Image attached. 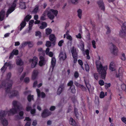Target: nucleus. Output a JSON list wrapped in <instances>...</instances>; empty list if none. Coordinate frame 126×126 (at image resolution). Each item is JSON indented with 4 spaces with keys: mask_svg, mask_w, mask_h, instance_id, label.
Masks as SVG:
<instances>
[{
    "mask_svg": "<svg viewBox=\"0 0 126 126\" xmlns=\"http://www.w3.org/2000/svg\"><path fill=\"white\" fill-rule=\"evenodd\" d=\"M13 83L12 80H9L8 82H4L0 86V88H2L5 89V93L10 98L15 96H18L19 95L18 92L17 91H12L10 88Z\"/></svg>",
    "mask_w": 126,
    "mask_h": 126,
    "instance_id": "nucleus-1",
    "label": "nucleus"
},
{
    "mask_svg": "<svg viewBox=\"0 0 126 126\" xmlns=\"http://www.w3.org/2000/svg\"><path fill=\"white\" fill-rule=\"evenodd\" d=\"M97 69V72L100 74H101L102 78L105 79L106 74V71L107 66H105L103 67L101 62L99 61L96 62Z\"/></svg>",
    "mask_w": 126,
    "mask_h": 126,
    "instance_id": "nucleus-2",
    "label": "nucleus"
},
{
    "mask_svg": "<svg viewBox=\"0 0 126 126\" xmlns=\"http://www.w3.org/2000/svg\"><path fill=\"white\" fill-rule=\"evenodd\" d=\"M17 103V102L16 101H14L13 102V104L14 108H13L10 109L9 110L7 111L8 116L13 115L18 111H20L21 110H24V109L22 107L19 106H18Z\"/></svg>",
    "mask_w": 126,
    "mask_h": 126,
    "instance_id": "nucleus-3",
    "label": "nucleus"
},
{
    "mask_svg": "<svg viewBox=\"0 0 126 126\" xmlns=\"http://www.w3.org/2000/svg\"><path fill=\"white\" fill-rule=\"evenodd\" d=\"M8 111L5 110H1L0 111V121L1 123L3 126H7L8 124V120L5 118Z\"/></svg>",
    "mask_w": 126,
    "mask_h": 126,
    "instance_id": "nucleus-4",
    "label": "nucleus"
},
{
    "mask_svg": "<svg viewBox=\"0 0 126 126\" xmlns=\"http://www.w3.org/2000/svg\"><path fill=\"white\" fill-rule=\"evenodd\" d=\"M58 11L56 10L50 9L47 11L48 17L50 19H53L55 17L54 15L56 16L58 14Z\"/></svg>",
    "mask_w": 126,
    "mask_h": 126,
    "instance_id": "nucleus-5",
    "label": "nucleus"
},
{
    "mask_svg": "<svg viewBox=\"0 0 126 126\" xmlns=\"http://www.w3.org/2000/svg\"><path fill=\"white\" fill-rule=\"evenodd\" d=\"M122 30L120 32V35L122 38L126 36V23H123L122 26Z\"/></svg>",
    "mask_w": 126,
    "mask_h": 126,
    "instance_id": "nucleus-6",
    "label": "nucleus"
},
{
    "mask_svg": "<svg viewBox=\"0 0 126 126\" xmlns=\"http://www.w3.org/2000/svg\"><path fill=\"white\" fill-rule=\"evenodd\" d=\"M109 46L110 47V51L111 53L114 55H117L118 50L116 46L112 43H110Z\"/></svg>",
    "mask_w": 126,
    "mask_h": 126,
    "instance_id": "nucleus-7",
    "label": "nucleus"
},
{
    "mask_svg": "<svg viewBox=\"0 0 126 126\" xmlns=\"http://www.w3.org/2000/svg\"><path fill=\"white\" fill-rule=\"evenodd\" d=\"M73 82L72 81H70L67 84L68 86H70V88L69 90L70 92L74 94L76 93V90L74 85H73Z\"/></svg>",
    "mask_w": 126,
    "mask_h": 126,
    "instance_id": "nucleus-8",
    "label": "nucleus"
},
{
    "mask_svg": "<svg viewBox=\"0 0 126 126\" xmlns=\"http://www.w3.org/2000/svg\"><path fill=\"white\" fill-rule=\"evenodd\" d=\"M17 0H15L12 6L9 8L8 11H7L6 14V17H7L8 15L11 13L15 10V8L16 7V2Z\"/></svg>",
    "mask_w": 126,
    "mask_h": 126,
    "instance_id": "nucleus-9",
    "label": "nucleus"
},
{
    "mask_svg": "<svg viewBox=\"0 0 126 126\" xmlns=\"http://www.w3.org/2000/svg\"><path fill=\"white\" fill-rule=\"evenodd\" d=\"M38 59L37 57H34L32 59H30L29 60V62H32L31 66L32 68L35 67L38 62Z\"/></svg>",
    "mask_w": 126,
    "mask_h": 126,
    "instance_id": "nucleus-10",
    "label": "nucleus"
},
{
    "mask_svg": "<svg viewBox=\"0 0 126 126\" xmlns=\"http://www.w3.org/2000/svg\"><path fill=\"white\" fill-rule=\"evenodd\" d=\"M7 66H8L9 69H10L12 68L13 65L11 62H6L5 63L4 65L1 69V71L4 72L7 68Z\"/></svg>",
    "mask_w": 126,
    "mask_h": 126,
    "instance_id": "nucleus-11",
    "label": "nucleus"
},
{
    "mask_svg": "<svg viewBox=\"0 0 126 126\" xmlns=\"http://www.w3.org/2000/svg\"><path fill=\"white\" fill-rule=\"evenodd\" d=\"M51 114V113L50 111L47 110L45 109L43 111L41 116L43 118H46Z\"/></svg>",
    "mask_w": 126,
    "mask_h": 126,
    "instance_id": "nucleus-12",
    "label": "nucleus"
},
{
    "mask_svg": "<svg viewBox=\"0 0 126 126\" xmlns=\"http://www.w3.org/2000/svg\"><path fill=\"white\" fill-rule=\"evenodd\" d=\"M59 57L61 61H64L67 58L66 53L65 52H61L59 54Z\"/></svg>",
    "mask_w": 126,
    "mask_h": 126,
    "instance_id": "nucleus-13",
    "label": "nucleus"
},
{
    "mask_svg": "<svg viewBox=\"0 0 126 126\" xmlns=\"http://www.w3.org/2000/svg\"><path fill=\"white\" fill-rule=\"evenodd\" d=\"M97 3L99 7L101 9L104 11L105 7L103 1L102 0H99L97 2Z\"/></svg>",
    "mask_w": 126,
    "mask_h": 126,
    "instance_id": "nucleus-14",
    "label": "nucleus"
},
{
    "mask_svg": "<svg viewBox=\"0 0 126 126\" xmlns=\"http://www.w3.org/2000/svg\"><path fill=\"white\" fill-rule=\"evenodd\" d=\"M64 84H61L60 85L58 90L57 91V94L60 95L64 90Z\"/></svg>",
    "mask_w": 126,
    "mask_h": 126,
    "instance_id": "nucleus-15",
    "label": "nucleus"
},
{
    "mask_svg": "<svg viewBox=\"0 0 126 126\" xmlns=\"http://www.w3.org/2000/svg\"><path fill=\"white\" fill-rule=\"evenodd\" d=\"M39 74L38 71L37 70H34L32 72V79L34 80L36 79Z\"/></svg>",
    "mask_w": 126,
    "mask_h": 126,
    "instance_id": "nucleus-16",
    "label": "nucleus"
},
{
    "mask_svg": "<svg viewBox=\"0 0 126 126\" xmlns=\"http://www.w3.org/2000/svg\"><path fill=\"white\" fill-rule=\"evenodd\" d=\"M40 60L39 62V64L40 66H42L43 65L45 64L47 61L45 59L43 56H40Z\"/></svg>",
    "mask_w": 126,
    "mask_h": 126,
    "instance_id": "nucleus-17",
    "label": "nucleus"
},
{
    "mask_svg": "<svg viewBox=\"0 0 126 126\" xmlns=\"http://www.w3.org/2000/svg\"><path fill=\"white\" fill-rule=\"evenodd\" d=\"M56 62V60L55 58L54 57H52L51 60V64L50 66L52 68V70H53L55 66Z\"/></svg>",
    "mask_w": 126,
    "mask_h": 126,
    "instance_id": "nucleus-18",
    "label": "nucleus"
},
{
    "mask_svg": "<svg viewBox=\"0 0 126 126\" xmlns=\"http://www.w3.org/2000/svg\"><path fill=\"white\" fill-rule=\"evenodd\" d=\"M49 39L51 41L53 42V44H55L56 38L54 34H51L49 36Z\"/></svg>",
    "mask_w": 126,
    "mask_h": 126,
    "instance_id": "nucleus-19",
    "label": "nucleus"
},
{
    "mask_svg": "<svg viewBox=\"0 0 126 126\" xmlns=\"http://www.w3.org/2000/svg\"><path fill=\"white\" fill-rule=\"evenodd\" d=\"M110 69L112 71H115L116 68L114 63L113 62H111L109 66Z\"/></svg>",
    "mask_w": 126,
    "mask_h": 126,
    "instance_id": "nucleus-20",
    "label": "nucleus"
},
{
    "mask_svg": "<svg viewBox=\"0 0 126 126\" xmlns=\"http://www.w3.org/2000/svg\"><path fill=\"white\" fill-rule=\"evenodd\" d=\"M5 12L3 10H2L0 13V20L2 21L4 19Z\"/></svg>",
    "mask_w": 126,
    "mask_h": 126,
    "instance_id": "nucleus-21",
    "label": "nucleus"
},
{
    "mask_svg": "<svg viewBox=\"0 0 126 126\" xmlns=\"http://www.w3.org/2000/svg\"><path fill=\"white\" fill-rule=\"evenodd\" d=\"M25 120H26L27 121H28L25 125V126H30L31 123L30 121L31 120V119L29 117H26L25 118V119L24 120V121Z\"/></svg>",
    "mask_w": 126,
    "mask_h": 126,
    "instance_id": "nucleus-22",
    "label": "nucleus"
},
{
    "mask_svg": "<svg viewBox=\"0 0 126 126\" xmlns=\"http://www.w3.org/2000/svg\"><path fill=\"white\" fill-rule=\"evenodd\" d=\"M69 123L70 125L74 126H75L76 124L75 121L71 117L70 118Z\"/></svg>",
    "mask_w": 126,
    "mask_h": 126,
    "instance_id": "nucleus-23",
    "label": "nucleus"
},
{
    "mask_svg": "<svg viewBox=\"0 0 126 126\" xmlns=\"http://www.w3.org/2000/svg\"><path fill=\"white\" fill-rule=\"evenodd\" d=\"M16 63L17 65H21L23 64V62L21 59L18 58L16 60Z\"/></svg>",
    "mask_w": 126,
    "mask_h": 126,
    "instance_id": "nucleus-24",
    "label": "nucleus"
},
{
    "mask_svg": "<svg viewBox=\"0 0 126 126\" xmlns=\"http://www.w3.org/2000/svg\"><path fill=\"white\" fill-rule=\"evenodd\" d=\"M19 115H17L16 116V118L17 119H19L22 118V116L23 115V111H20L19 113Z\"/></svg>",
    "mask_w": 126,
    "mask_h": 126,
    "instance_id": "nucleus-25",
    "label": "nucleus"
},
{
    "mask_svg": "<svg viewBox=\"0 0 126 126\" xmlns=\"http://www.w3.org/2000/svg\"><path fill=\"white\" fill-rule=\"evenodd\" d=\"M84 81H85L86 86L89 91V89L88 87V86L89 85V81L88 78H84Z\"/></svg>",
    "mask_w": 126,
    "mask_h": 126,
    "instance_id": "nucleus-26",
    "label": "nucleus"
},
{
    "mask_svg": "<svg viewBox=\"0 0 126 126\" xmlns=\"http://www.w3.org/2000/svg\"><path fill=\"white\" fill-rule=\"evenodd\" d=\"M41 25V26L39 27V28L41 29H44L47 26V23L45 22H42V23Z\"/></svg>",
    "mask_w": 126,
    "mask_h": 126,
    "instance_id": "nucleus-27",
    "label": "nucleus"
},
{
    "mask_svg": "<svg viewBox=\"0 0 126 126\" xmlns=\"http://www.w3.org/2000/svg\"><path fill=\"white\" fill-rule=\"evenodd\" d=\"M20 7L22 9H25L26 8V6L25 3L21 2L20 3Z\"/></svg>",
    "mask_w": 126,
    "mask_h": 126,
    "instance_id": "nucleus-28",
    "label": "nucleus"
},
{
    "mask_svg": "<svg viewBox=\"0 0 126 126\" xmlns=\"http://www.w3.org/2000/svg\"><path fill=\"white\" fill-rule=\"evenodd\" d=\"M71 52L72 56L77 55V54L76 52V50L74 47H72Z\"/></svg>",
    "mask_w": 126,
    "mask_h": 126,
    "instance_id": "nucleus-29",
    "label": "nucleus"
},
{
    "mask_svg": "<svg viewBox=\"0 0 126 126\" xmlns=\"http://www.w3.org/2000/svg\"><path fill=\"white\" fill-rule=\"evenodd\" d=\"M77 12L78 13V16L80 18H81L82 15V11L81 10L79 9L78 10Z\"/></svg>",
    "mask_w": 126,
    "mask_h": 126,
    "instance_id": "nucleus-30",
    "label": "nucleus"
},
{
    "mask_svg": "<svg viewBox=\"0 0 126 126\" xmlns=\"http://www.w3.org/2000/svg\"><path fill=\"white\" fill-rule=\"evenodd\" d=\"M26 22L24 20L22 22V23L20 24V25L21 26V27L20 29V30L21 31L22 28H23L24 26H25L26 25Z\"/></svg>",
    "mask_w": 126,
    "mask_h": 126,
    "instance_id": "nucleus-31",
    "label": "nucleus"
},
{
    "mask_svg": "<svg viewBox=\"0 0 126 126\" xmlns=\"http://www.w3.org/2000/svg\"><path fill=\"white\" fill-rule=\"evenodd\" d=\"M52 30L51 29L47 28L46 29V34L48 35L50 34L52 32Z\"/></svg>",
    "mask_w": 126,
    "mask_h": 126,
    "instance_id": "nucleus-32",
    "label": "nucleus"
},
{
    "mask_svg": "<svg viewBox=\"0 0 126 126\" xmlns=\"http://www.w3.org/2000/svg\"><path fill=\"white\" fill-rule=\"evenodd\" d=\"M46 12L45 11L41 16L40 18V19L41 20L44 21L46 19L45 15V13H46Z\"/></svg>",
    "mask_w": 126,
    "mask_h": 126,
    "instance_id": "nucleus-33",
    "label": "nucleus"
},
{
    "mask_svg": "<svg viewBox=\"0 0 126 126\" xmlns=\"http://www.w3.org/2000/svg\"><path fill=\"white\" fill-rule=\"evenodd\" d=\"M85 53L87 55V59H89L90 58V57L89 55V51L88 50L86 49L85 51Z\"/></svg>",
    "mask_w": 126,
    "mask_h": 126,
    "instance_id": "nucleus-34",
    "label": "nucleus"
},
{
    "mask_svg": "<svg viewBox=\"0 0 126 126\" xmlns=\"http://www.w3.org/2000/svg\"><path fill=\"white\" fill-rule=\"evenodd\" d=\"M32 16L29 15L27 16L24 19V20L27 21H28L31 18Z\"/></svg>",
    "mask_w": 126,
    "mask_h": 126,
    "instance_id": "nucleus-35",
    "label": "nucleus"
},
{
    "mask_svg": "<svg viewBox=\"0 0 126 126\" xmlns=\"http://www.w3.org/2000/svg\"><path fill=\"white\" fill-rule=\"evenodd\" d=\"M33 95H29L28 96V101L29 102H30L31 101L32 99L33 100Z\"/></svg>",
    "mask_w": 126,
    "mask_h": 126,
    "instance_id": "nucleus-36",
    "label": "nucleus"
},
{
    "mask_svg": "<svg viewBox=\"0 0 126 126\" xmlns=\"http://www.w3.org/2000/svg\"><path fill=\"white\" fill-rule=\"evenodd\" d=\"M85 69L87 71H89V70L90 67L88 64L86 63L85 64Z\"/></svg>",
    "mask_w": 126,
    "mask_h": 126,
    "instance_id": "nucleus-37",
    "label": "nucleus"
},
{
    "mask_svg": "<svg viewBox=\"0 0 126 126\" xmlns=\"http://www.w3.org/2000/svg\"><path fill=\"white\" fill-rule=\"evenodd\" d=\"M74 112L76 117L78 118L79 116V114L78 112L77 109L76 108L74 109Z\"/></svg>",
    "mask_w": 126,
    "mask_h": 126,
    "instance_id": "nucleus-38",
    "label": "nucleus"
},
{
    "mask_svg": "<svg viewBox=\"0 0 126 126\" xmlns=\"http://www.w3.org/2000/svg\"><path fill=\"white\" fill-rule=\"evenodd\" d=\"M38 6L36 7L32 11V13L35 14H36L38 11Z\"/></svg>",
    "mask_w": 126,
    "mask_h": 126,
    "instance_id": "nucleus-39",
    "label": "nucleus"
},
{
    "mask_svg": "<svg viewBox=\"0 0 126 126\" xmlns=\"http://www.w3.org/2000/svg\"><path fill=\"white\" fill-rule=\"evenodd\" d=\"M121 59L123 61H125L126 59V58L125 56V54L124 53H122V56L121 57Z\"/></svg>",
    "mask_w": 126,
    "mask_h": 126,
    "instance_id": "nucleus-40",
    "label": "nucleus"
},
{
    "mask_svg": "<svg viewBox=\"0 0 126 126\" xmlns=\"http://www.w3.org/2000/svg\"><path fill=\"white\" fill-rule=\"evenodd\" d=\"M94 78L96 80H98L99 76L98 74L97 73H95L94 74Z\"/></svg>",
    "mask_w": 126,
    "mask_h": 126,
    "instance_id": "nucleus-41",
    "label": "nucleus"
},
{
    "mask_svg": "<svg viewBox=\"0 0 126 126\" xmlns=\"http://www.w3.org/2000/svg\"><path fill=\"white\" fill-rule=\"evenodd\" d=\"M78 62L79 64L81 65V68L83 69H84V68L82 66L83 63L82 61L80 60H78Z\"/></svg>",
    "mask_w": 126,
    "mask_h": 126,
    "instance_id": "nucleus-42",
    "label": "nucleus"
},
{
    "mask_svg": "<svg viewBox=\"0 0 126 126\" xmlns=\"http://www.w3.org/2000/svg\"><path fill=\"white\" fill-rule=\"evenodd\" d=\"M72 56L74 59V62L75 63H76L77 61V55Z\"/></svg>",
    "mask_w": 126,
    "mask_h": 126,
    "instance_id": "nucleus-43",
    "label": "nucleus"
},
{
    "mask_svg": "<svg viewBox=\"0 0 126 126\" xmlns=\"http://www.w3.org/2000/svg\"><path fill=\"white\" fill-rule=\"evenodd\" d=\"M24 81L26 83H28L30 81V79L29 77H26L24 79Z\"/></svg>",
    "mask_w": 126,
    "mask_h": 126,
    "instance_id": "nucleus-44",
    "label": "nucleus"
},
{
    "mask_svg": "<svg viewBox=\"0 0 126 126\" xmlns=\"http://www.w3.org/2000/svg\"><path fill=\"white\" fill-rule=\"evenodd\" d=\"M46 45L47 47H49L51 45V43L49 41H47L46 43Z\"/></svg>",
    "mask_w": 126,
    "mask_h": 126,
    "instance_id": "nucleus-45",
    "label": "nucleus"
},
{
    "mask_svg": "<svg viewBox=\"0 0 126 126\" xmlns=\"http://www.w3.org/2000/svg\"><path fill=\"white\" fill-rule=\"evenodd\" d=\"M38 51L39 52H41L43 53V56H44L45 55V51L43 50L41 48H39L38 49Z\"/></svg>",
    "mask_w": 126,
    "mask_h": 126,
    "instance_id": "nucleus-46",
    "label": "nucleus"
},
{
    "mask_svg": "<svg viewBox=\"0 0 126 126\" xmlns=\"http://www.w3.org/2000/svg\"><path fill=\"white\" fill-rule=\"evenodd\" d=\"M12 52L13 53L14 55H17L18 53V51L17 50L14 49Z\"/></svg>",
    "mask_w": 126,
    "mask_h": 126,
    "instance_id": "nucleus-47",
    "label": "nucleus"
},
{
    "mask_svg": "<svg viewBox=\"0 0 126 126\" xmlns=\"http://www.w3.org/2000/svg\"><path fill=\"white\" fill-rule=\"evenodd\" d=\"M84 42L82 41H81L80 42V47L81 49H83L84 47Z\"/></svg>",
    "mask_w": 126,
    "mask_h": 126,
    "instance_id": "nucleus-48",
    "label": "nucleus"
},
{
    "mask_svg": "<svg viewBox=\"0 0 126 126\" xmlns=\"http://www.w3.org/2000/svg\"><path fill=\"white\" fill-rule=\"evenodd\" d=\"M28 44V42H23L21 45V47H23Z\"/></svg>",
    "mask_w": 126,
    "mask_h": 126,
    "instance_id": "nucleus-49",
    "label": "nucleus"
},
{
    "mask_svg": "<svg viewBox=\"0 0 126 126\" xmlns=\"http://www.w3.org/2000/svg\"><path fill=\"white\" fill-rule=\"evenodd\" d=\"M71 2L73 4H76L78 3V0H70Z\"/></svg>",
    "mask_w": 126,
    "mask_h": 126,
    "instance_id": "nucleus-50",
    "label": "nucleus"
},
{
    "mask_svg": "<svg viewBox=\"0 0 126 126\" xmlns=\"http://www.w3.org/2000/svg\"><path fill=\"white\" fill-rule=\"evenodd\" d=\"M41 33L39 31H37L36 32L35 35L36 36H39V37L40 38L41 37Z\"/></svg>",
    "mask_w": 126,
    "mask_h": 126,
    "instance_id": "nucleus-51",
    "label": "nucleus"
},
{
    "mask_svg": "<svg viewBox=\"0 0 126 126\" xmlns=\"http://www.w3.org/2000/svg\"><path fill=\"white\" fill-rule=\"evenodd\" d=\"M106 28L107 30L106 34H108L110 33L111 32V31L109 28L108 26H107L106 27Z\"/></svg>",
    "mask_w": 126,
    "mask_h": 126,
    "instance_id": "nucleus-52",
    "label": "nucleus"
},
{
    "mask_svg": "<svg viewBox=\"0 0 126 126\" xmlns=\"http://www.w3.org/2000/svg\"><path fill=\"white\" fill-rule=\"evenodd\" d=\"M105 96L104 93V92H101L100 94V98H103Z\"/></svg>",
    "mask_w": 126,
    "mask_h": 126,
    "instance_id": "nucleus-53",
    "label": "nucleus"
},
{
    "mask_svg": "<svg viewBox=\"0 0 126 126\" xmlns=\"http://www.w3.org/2000/svg\"><path fill=\"white\" fill-rule=\"evenodd\" d=\"M111 85V84L110 83H105V86L106 88H107L110 87Z\"/></svg>",
    "mask_w": 126,
    "mask_h": 126,
    "instance_id": "nucleus-54",
    "label": "nucleus"
},
{
    "mask_svg": "<svg viewBox=\"0 0 126 126\" xmlns=\"http://www.w3.org/2000/svg\"><path fill=\"white\" fill-rule=\"evenodd\" d=\"M92 43L93 47L94 48H95L96 47L95 45L96 43L95 41L94 40L92 41Z\"/></svg>",
    "mask_w": 126,
    "mask_h": 126,
    "instance_id": "nucleus-55",
    "label": "nucleus"
},
{
    "mask_svg": "<svg viewBox=\"0 0 126 126\" xmlns=\"http://www.w3.org/2000/svg\"><path fill=\"white\" fill-rule=\"evenodd\" d=\"M99 83L101 86H102L104 84V82L102 80H100L99 81Z\"/></svg>",
    "mask_w": 126,
    "mask_h": 126,
    "instance_id": "nucleus-56",
    "label": "nucleus"
},
{
    "mask_svg": "<svg viewBox=\"0 0 126 126\" xmlns=\"http://www.w3.org/2000/svg\"><path fill=\"white\" fill-rule=\"evenodd\" d=\"M74 83L77 87H79L80 88H81L82 85L80 84H79L76 81H75L74 82Z\"/></svg>",
    "mask_w": 126,
    "mask_h": 126,
    "instance_id": "nucleus-57",
    "label": "nucleus"
},
{
    "mask_svg": "<svg viewBox=\"0 0 126 126\" xmlns=\"http://www.w3.org/2000/svg\"><path fill=\"white\" fill-rule=\"evenodd\" d=\"M36 91L37 94V95L38 97H39L40 96V91L39 89H37Z\"/></svg>",
    "mask_w": 126,
    "mask_h": 126,
    "instance_id": "nucleus-58",
    "label": "nucleus"
},
{
    "mask_svg": "<svg viewBox=\"0 0 126 126\" xmlns=\"http://www.w3.org/2000/svg\"><path fill=\"white\" fill-rule=\"evenodd\" d=\"M121 120L123 122L126 124V118L123 117L121 118Z\"/></svg>",
    "mask_w": 126,
    "mask_h": 126,
    "instance_id": "nucleus-59",
    "label": "nucleus"
},
{
    "mask_svg": "<svg viewBox=\"0 0 126 126\" xmlns=\"http://www.w3.org/2000/svg\"><path fill=\"white\" fill-rule=\"evenodd\" d=\"M74 76L75 78H78L79 76V74L78 73L77 71L75 72L74 74Z\"/></svg>",
    "mask_w": 126,
    "mask_h": 126,
    "instance_id": "nucleus-60",
    "label": "nucleus"
},
{
    "mask_svg": "<svg viewBox=\"0 0 126 126\" xmlns=\"http://www.w3.org/2000/svg\"><path fill=\"white\" fill-rule=\"evenodd\" d=\"M11 73L10 72L8 73L6 77L8 79H9L11 77Z\"/></svg>",
    "mask_w": 126,
    "mask_h": 126,
    "instance_id": "nucleus-61",
    "label": "nucleus"
},
{
    "mask_svg": "<svg viewBox=\"0 0 126 126\" xmlns=\"http://www.w3.org/2000/svg\"><path fill=\"white\" fill-rule=\"evenodd\" d=\"M28 44L29 47H31L33 46V44L32 42H28Z\"/></svg>",
    "mask_w": 126,
    "mask_h": 126,
    "instance_id": "nucleus-62",
    "label": "nucleus"
},
{
    "mask_svg": "<svg viewBox=\"0 0 126 126\" xmlns=\"http://www.w3.org/2000/svg\"><path fill=\"white\" fill-rule=\"evenodd\" d=\"M25 73H24L23 74L20 78V80H21L22 81L23 80L24 78V77L25 76Z\"/></svg>",
    "mask_w": 126,
    "mask_h": 126,
    "instance_id": "nucleus-63",
    "label": "nucleus"
},
{
    "mask_svg": "<svg viewBox=\"0 0 126 126\" xmlns=\"http://www.w3.org/2000/svg\"><path fill=\"white\" fill-rule=\"evenodd\" d=\"M66 38L68 39L70 41H71L72 40L71 36L69 35H68L66 37Z\"/></svg>",
    "mask_w": 126,
    "mask_h": 126,
    "instance_id": "nucleus-64",
    "label": "nucleus"
}]
</instances>
